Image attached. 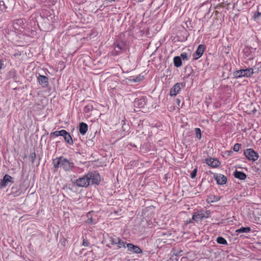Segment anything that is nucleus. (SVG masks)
<instances>
[{
  "label": "nucleus",
  "mask_w": 261,
  "mask_h": 261,
  "mask_svg": "<svg viewBox=\"0 0 261 261\" xmlns=\"http://www.w3.org/2000/svg\"><path fill=\"white\" fill-rule=\"evenodd\" d=\"M101 180L99 173L96 171L89 172L82 177L76 179L72 183L79 187L87 188L89 185H99Z\"/></svg>",
  "instance_id": "1"
},
{
  "label": "nucleus",
  "mask_w": 261,
  "mask_h": 261,
  "mask_svg": "<svg viewBox=\"0 0 261 261\" xmlns=\"http://www.w3.org/2000/svg\"><path fill=\"white\" fill-rule=\"evenodd\" d=\"M114 49L112 51V55L118 56L127 49L126 43L123 41H116L113 44Z\"/></svg>",
  "instance_id": "2"
},
{
  "label": "nucleus",
  "mask_w": 261,
  "mask_h": 261,
  "mask_svg": "<svg viewBox=\"0 0 261 261\" xmlns=\"http://www.w3.org/2000/svg\"><path fill=\"white\" fill-rule=\"evenodd\" d=\"M254 69L252 68L242 69L235 71L233 73V77L236 79L242 77H250L254 73Z\"/></svg>",
  "instance_id": "3"
},
{
  "label": "nucleus",
  "mask_w": 261,
  "mask_h": 261,
  "mask_svg": "<svg viewBox=\"0 0 261 261\" xmlns=\"http://www.w3.org/2000/svg\"><path fill=\"white\" fill-rule=\"evenodd\" d=\"M27 20L24 18H19L13 21V27L15 30L22 32L27 27Z\"/></svg>",
  "instance_id": "4"
},
{
  "label": "nucleus",
  "mask_w": 261,
  "mask_h": 261,
  "mask_svg": "<svg viewBox=\"0 0 261 261\" xmlns=\"http://www.w3.org/2000/svg\"><path fill=\"white\" fill-rule=\"evenodd\" d=\"M244 154L249 161H255L259 157L257 152L252 148H248L245 150Z\"/></svg>",
  "instance_id": "5"
},
{
  "label": "nucleus",
  "mask_w": 261,
  "mask_h": 261,
  "mask_svg": "<svg viewBox=\"0 0 261 261\" xmlns=\"http://www.w3.org/2000/svg\"><path fill=\"white\" fill-rule=\"evenodd\" d=\"M13 178L8 174H6L1 180L0 189L6 188L11 184H14Z\"/></svg>",
  "instance_id": "6"
},
{
  "label": "nucleus",
  "mask_w": 261,
  "mask_h": 261,
  "mask_svg": "<svg viewBox=\"0 0 261 261\" xmlns=\"http://www.w3.org/2000/svg\"><path fill=\"white\" fill-rule=\"evenodd\" d=\"M61 167L65 171H70L74 168V165L73 162L63 156Z\"/></svg>",
  "instance_id": "7"
},
{
  "label": "nucleus",
  "mask_w": 261,
  "mask_h": 261,
  "mask_svg": "<svg viewBox=\"0 0 261 261\" xmlns=\"http://www.w3.org/2000/svg\"><path fill=\"white\" fill-rule=\"evenodd\" d=\"M210 214V211H206L205 212H203V211H200L199 212L195 213L193 215L192 219L197 222L204 218H208Z\"/></svg>",
  "instance_id": "8"
},
{
  "label": "nucleus",
  "mask_w": 261,
  "mask_h": 261,
  "mask_svg": "<svg viewBox=\"0 0 261 261\" xmlns=\"http://www.w3.org/2000/svg\"><path fill=\"white\" fill-rule=\"evenodd\" d=\"M185 86V83H177L171 88L170 95L171 96H175L180 92L181 87H184Z\"/></svg>",
  "instance_id": "9"
},
{
  "label": "nucleus",
  "mask_w": 261,
  "mask_h": 261,
  "mask_svg": "<svg viewBox=\"0 0 261 261\" xmlns=\"http://www.w3.org/2000/svg\"><path fill=\"white\" fill-rule=\"evenodd\" d=\"M22 193L21 186L18 184H14L11 188L9 195H12L13 197H17L19 196Z\"/></svg>",
  "instance_id": "10"
},
{
  "label": "nucleus",
  "mask_w": 261,
  "mask_h": 261,
  "mask_svg": "<svg viewBox=\"0 0 261 261\" xmlns=\"http://www.w3.org/2000/svg\"><path fill=\"white\" fill-rule=\"evenodd\" d=\"M37 81L39 84V85L42 88H47L49 85L48 82V77L41 74H39V75L37 77Z\"/></svg>",
  "instance_id": "11"
},
{
  "label": "nucleus",
  "mask_w": 261,
  "mask_h": 261,
  "mask_svg": "<svg viewBox=\"0 0 261 261\" xmlns=\"http://www.w3.org/2000/svg\"><path fill=\"white\" fill-rule=\"evenodd\" d=\"M205 49V46L204 44H200L198 46L196 51L193 54L194 60H197L203 55Z\"/></svg>",
  "instance_id": "12"
},
{
  "label": "nucleus",
  "mask_w": 261,
  "mask_h": 261,
  "mask_svg": "<svg viewBox=\"0 0 261 261\" xmlns=\"http://www.w3.org/2000/svg\"><path fill=\"white\" fill-rule=\"evenodd\" d=\"M253 50V48L252 47H245L243 50L244 58H248L249 60H253L254 58V55L252 51Z\"/></svg>",
  "instance_id": "13"
},
{
  "label": "nucleus",
  "mask_w": 261,
  "mask_h": 261,
  "mask_svg": "<svg viewBox=\"0 0 261 261\" xmlns=\"http://www.w3.org/2000/svg\"><path fill=\"white\" fill-rule=\"evenodd\" d=\"M146 105V98L144 97H142L141 98H137L135 99L134 101V107L138 108H144Z\"/></svg>",
  "instance_id": "14"
},
{
  "label": "nucleus",
  "mask_w": 261,
  "mask_h": 261,
  "mask_svg": "<svg viewBox=\"0 0 261 261\" xmlns=\"http://www.w3.org/2000/svg\"><path fill=\"white\" fill-rule=\"evenodd\" d=\"M64 138L65 142H66L67 144L69 145H73V139L68 132H67L65 129H62L61 136Z\"/></svg>",
  "instance_id": "15"
},
{
  "label": "nucleus",
  "mask_w": 261,
  "mask_h": 261,
  "mask_svg": "<svg viewBox=\"0 0 261 261\" xmlns=\"http://www.w3.org/2000/svg\"><path fill=\"white\" fill-rule=\"evenodd\" d=\"M214 177L218 185H223L226 183L227 177L223 174H215Z\"/></svg>",
  "instance_id": "16"
},
{
  "label": "nucleus",
  "mask_w": 261,
  "mask_h": 261,
  "mask_svg": "<svg viewBox=\"0 0 261 261\" xmlns=\"http://www.w3.org/2000/svg\"><path fill=\"white\" fill-rule=\"evenodd\" d=\"M205 162L208 166L213 168H217L219 167L221 164V163L219 160L212 158H209L205 159Z\"/></svg>",
  "instance_id": "17"
},
{
  "label": "nucleus",
  "mask_w": 261,
  "mask_h": 261,
  "mask_svg": "<svg viewBox=\"0 0 261 261\" xmlns=\"http://www.w3.org/2000/svg\"><path fill=\"white\" fill-rule=\"evenodd\" d=\"M126 247L127 248V250L129 251H131L134 253H141L142 252L141 248L137 245H135L132 243H128L126 244Z\"/></svg>",
  "instance_id": "18"
},
{
  "label": "nucleus",
  "mask_w": 261,
  "mask_h": 261,
  "mask_svg": "<svg viewBox=\"0 0 261 261\" xmlns=\"http://www.w3.org/2000/svg\"><path fill=\"white\" fill-rule=\"evenodd\" d=\"M234 177L236 178H238L240 180H244L247 177V175L242 171L235 170L233 174Z\"/></svg>",
  "instance_id": "19"
},
{
  "label": "nucleus",
  "mask_w": 261,
  "mask_h": 261,
  "mask_svg": "<svg viewBox=\"0 0 261 261\" xmlns=\"http://www.w3.org/2000/svg\"><path fill=\"white\" fill-rule=\"evenodd\" d=\"M62 158L63 156L56 158L53 160V164L54 165V167L55 169V170L57 171L58 169L59 168L60 166H61L62 162Z\"/></svg>",
  "instance_id": "20"
},
{
  "label": "nucleus",
  "mask_w": 261,
  "mask_h": 261,
  "mask_svg": "<svg viewBox=\"0 0 261 261\" xmlns=\"http://www.w3.org/2000/svg\"><path fill=\"white\" fill-rule=\"evenodd\" d=\"M88 125L85 122H81L79 124V132L82 135L86 134L88 130Z\"/></svg>",
  "instance_id": "21"
},
{
  "label": "nucleus",
  "mask_w": 261,
  "mask_h": 261,
  "mask_svg": "<svg viewBox=\"0 0 261 261\" xmlns=\"http://www.w3.org/2000/svg\"><path fill=\"white\" fill-rule=\"evenodd\" d=\"M174 65L176 67H179L182 65V60L179 56H175L173 58Z\"/></svg>",
  "instance_id": "22"
},
{
  "label": "nucleus",
  "mask_w": 261,
  "mask_h": 261,
  "mask_svg": "<svg viewBox=\"0 0 261 261\" xmlns=\"http://www.w3.org/2000/svg\"><path fill=\"white\" fill-rule=\"evenodd\" d=\"M193 72L192 67L190 65H187L185 68V73L188 78L191 76Z\"/></svg>",
  "instance_id": "23"
},
{
  "label": "nucleus",
  "mask_w": 261,
  "mask_h": 261,
  "mask_svg": "<svg viewBox=\"0 0 261 261\" xmlns=\"http://www.w3.org/2000/svg\"><path fill=\"white\" fill-rule=\"evenodd\" d=\"M251 230L250 227H242L236 230V232L238 234L241 233H248L250 232Z\"/></svg>",
  "instance_id": "24"
},
{
  "label": "nucleus",
  "mask_w": 261,
  "mask_h": 261,
  "mask_svg": "<svg viewBox=\"0 0 261 261\" xmlns=\"http://www.w3.org/2000/svg\"><path fill=\"white\" fill-rule=\"evenodd\" d=\"M143 78L144 76L140 74L136 77L130 76L129 77V81L132 82L137 83L142 81L143 80Z\"/></svg>",
  "instance_id": "25"
},
{
  "label": "nucleus",
  "mask_w": 261,
  "mask_h": 261,
  "mask_svg": "<svg viewBox=\"0 0 261 261\" xmlns=\"http://www.w3.org/2000/svg\"><path fill=\"white\" fill-rule=\"evenodd\" d=\"M253 17L254 19L261 17V5L257 6V11L254 13Z\"/></svg>",
  "instance_id": "26"
},
{
  "label": "nucleus",
  "mask_w": 261,
  "mask_h": 261,
  "mask_svg": "<svg viewBox=\"0 0 261 261\" xmlns=\"http://www.w3.org/2000/svg\"><path fill=\"white\" fill-rule=\"evenodd\" d=\"M216 242H217V243L219 244H222V245H227V241L225 239H224L223 237H218L216 239Z\"/></svg>",
  "instance_id": "27"
},
{
  "label": "nucleus",
  "mask_w": 261,
  "mask_h": 261,
  "mask_svg": "<svg viewBox=\"0 0 261 261\" xmlns=\"http://www.w3.org/2000/svg\"><path fill=\"white\" fill-rule=\"evenodd\" d=\"M117 243V247L118 248H121L122 247L126 248V244H128L126 242L123 241L120 239L118 240Z\"/></svg>",
  "instance_id": "28"
},
{
  "label": "nucleus",
  "mask_w": 261,
  "mask_h": 261,
  "mask_svg": "<svg viewBox=\"0 0 261 261\" xmlns=\"http://www.w3.org/2000/svg\"><path fill=\"white\" fill-rule=\"evenodd\" d=\"M93 109V106L91 104H89L85 107L84 111L85 113H88L92 111Z\"/></svg>",
  "instance_id": "29"
},
{
  "label": "nucleus",
  "mask_w": 261,
  "mask_h": 261,
  "mask_svg": "<svg viewBox=\"0 0 261 261\" xmlns=\"http://www.w3.org/2000/svg\"><path fill=\"white\" fill-rule=\"evenodd\" d=\"M196 137L200 140L201 138V129L199 128H196L195 129Z\"/></svg>",
  "instance_id": "30"
},
{
  "label": "nucleus",
  "mask_w": 261,
  "mask_h": 261,
  "mask_svg": "<svg viewBox=\"0 0 261 261\" xmlns=\"http://www.w3.org/2000/svg\"><path fill=\"white\" fill-rule=\"evenodd\" d=\"M62 129L61 130H57L54 132H52L50 134V138L53 137H58L61 136L62 134Z\"/></svg>",
  "instance_id": "31"
},
{
  "label": "nucleus",
  "mask_w": 261,
  "mask_h": 261,
  "mask_svg": "<svg viewBox=\"0 0 261 261\" xmlns=\"http://www.w3.org/2000/svg\"><path fill=\"white\" fill-rule=\"evenodd\" d=\"M90 214H91V212L88 213L87 214L88 219H87V222L88 224L92 225V224H94L95 222H94V220L92 219V218L91 217H90Z\"/></svg>",
  "instance_id": "32"
},
{
  "label": "nucleus",
  "mask_w": 261,
  "mask_h": 261,
  "mask_svg": "<svg viewBox=\"0 0 261 261\" xmlns=\"http://www.w3.org/2000/svg\"><path fill=\"white\" fill-rule=\"evenodd\" d=\"M7 7L6 6L5 2L3 1H0V10L6 11Z\"/></svg>",
  "instance_id": "33"
},
{
  "label": "nucleus",
  "mask_w": 261,
  "mask_h": 261,
  "mask_svg": "<svg viewBox=\"0 0 261 261\" xmlns=\"http://www.w3.org/2000/svg\"><path fill=\"white\" fill-rule=\"evenodd\" d=\"M30 158L31 159V161L32 162V164H34L35 160L36 158V153L35 152H31L30 154Z\"/></svg>",
  "instance_id": "34"
},
{
  "label": "nucleus",
  "mask_w": 261,
  "mask_h": 261,
  "mask_svg": "<svg viewBox=\"0 0 261 261\" xmlns=\"http://www.w3.org/2000/svg\"><path fill=\"white\" fill-rule=\"evenodd\" d=\"M181 57V60H186L187 61L189 60V57L188 56V54L186 53H182L180 54V56H179Z\"/></svg>",
  "instance_id": "35"
},
{
  "label": "nucleus",
  "mask_w": 261,
  "mask_h": 261,
  "mask_svg": "<svg viewBox=\"0 0 261 261\" xmlns=\"http://www.w3.org/2000/svg\"><path fill=\"white\" fill-rule=\"evenodd\" d=\"M241 144H239V143H236L234 145L233 147V150L234 151H236V152H238L239 151L240 148H241Z\"/></svg>",
  "instance_id": "36"
},
{
  "label": "nucleus",
  "mask_w": 261,
  "mask_h": 261,
  "mask_svg": "<svg viewBox=\"0 0 261 261\" xmlns=\"http://www.w3.org/2000/svg\"><path fill=\"white\" fill-rule=\"evenodd\" d=\"M122 129L124 132H128L129 129V125L125 124V123H124L122 126Z\"/></svg>",
  "instance_id": "37"
},
{
  "label": "nucleus",
  "mask_w": 261,
  "mask_h": 261,
  "mask_svg": "<svg viewBox=\"0 0 261 261\" xmlns=\"http://www.w3.org/2000/svg\"><path fill=\"white\" fill-rule=\"evenodd\" d=\"M197 168H195L191 173V177L192 178H194L197 174Z\"/></svg>",
  "instance_id": "38"
},
{
  "label": "nucleus",
  "mask_w": 261,
  "mask_h": 261,
  "mask_svg": "<svg viewBox=\"0 0 261 261\" xmlns=\"http://www.w3.org/2000/svg\"><path fill=\"white\" fill-rule=\"evenodd\" d=\"M118 239H119V238L116 239L111 238L110 242L111 244L113 245H117V241Z\"/></svg>",
  "instance_id": "39"
},
{
  "label": "nucleus",
  "mask_w": 261,
  "mask_h": 261,
  "mask_svg": "<svg viewBox=\"0 0 261 261\" xmlns=\"http://www.w3.org/2000/svg\"><path fill=\"white\" fill-rule=\"evenodd\" d=\"M82 245L85 246H88L89 245V242L87 240L83 238Z\"/></svg>",
  "instance_id": "40"
},
{
  "label": "nucleus",
  "mask_w": 261,
  "mask_h": 261,
  "mask_svg": "<svg viewBox=\"0 0 261 261\" xmlns=\"http://www.w3.org/2000/svg\"><path fill=\"white\" fill-rule=\"evenodd\" d=\"M60 242L62 246H65L66 245V240L65 238H63L60 240Z\"/></svg>",
  "instance_id": "41"
},
{
  "label": "nucleus",
  "mask_w": 261,
  "mask_h": 261,
  "mask_svg": "<svg viewBox=\"0 0 261 261\" xmlns=\"http://www.w3.org/2000/svg\"><path fill=\"white\" fill-rule=\"evenodd\" d=\"M29 32H30V35H31L33 37H34V36H36L37 34L36 31H35L34 30H31L30 31H29Z\"/></svg>",
  "instance_id": "42"
},
{
  "label": "nucleus",
  "mask_w": 261,
  "mask_h": 261,
  "mask_svg": "<svg viewBox=\"0 0 261 261\" xmlns=\"http://www.w3.org/2000/svg\"><path fill=\"white\" fill-rule=\"evenodd\" d=\"M213 199H212V198L211 197H210L209 198H211V202H213V201H218L219 200L220 198H218L217 197H216L215 196H213Z\"/></svg>",
  "instance_id": "43"
},
{
  "label": "nucleus",
  "mask_w": 261,
  "mask_h": 261,
  "mask_svg": "<svg viewBox=\"0 0 261 261\" xmlns=\"http://www.w3.org/2000/svg\"><path fill=\"white\" fill-rule=\"evenodd\" d=\"M175 102H176V103L178 107H179L180 102V99H179V98H176V99H175Z\"/></svg>",
  "instance_id": "44"
},
{
  "label": "nucleus",
  "mask_w": 261,
  "mask_h": 261,
  "mask_svg": "<svg viewBox=\"0 0 261 261\" xmlns=\"http://www.w3.org/2000/svg\"><path fill=\"white\" fill-rule=\"evenodd\" d=\"M4 66L3 61L2 60H0V70L3 68Z\"/></svg>",
  "instance_id": "45"
},
{
  "label": "nucleus",
  "mask_w": 261,
  "mask_h": 261,
  "mask_svg": "<svg viewBox=\"0 0 261 261\" xmlns=\"http://www.w3.org/2000/svg\"><path fill=\"white\" fill-rule=\"evenodd\" d=\"M10 73H12V74H13V79H15V77H16L15 72L14 71H11V72H10Z\"/></svg>",
  "instance_id": "46"
},
{
  "label": "nucleus",
  "mask_w": 261,
  "mask_h": 261,
  "mask_svg": "<svg viewBox=\"0 0 261 261\" xmlns=\"http://www.w3.org/2000/svg\"><path fill=\"white\" fill-rule=\"evenodd\" d=\"M191 222H192V221H191V220H190V219L189 220H187V221L185 222V224H186V225H187V224H188L189 223H191Z\"/></svg>",
  "instance_id": "47"
},
{
  "label": "nucleus",
  "mask_w": 261,
  "mask_h": 261,
  "mask_svg": "<svg viewBox=\"0 0 261 261\" xmlns=\"http://www.w3.org/2000/svg\"><path fill=\"white\" fill-rule=\"evenodd\" d=\"M67 188H68L67 186H65L63 187V189H67ZM68 189H70V190H71L70 188H68Z\"/></svg>",
  "instance_id": "48"
},
{
  "label": "nucleus",
  "mask_w": 261,
  "mask_h": 261,
  "mask_svg": "<svg viewBox=\"0 0 261 261\" xmlns=\"http://www.w3.org/2000/svg\"><path fill=\"white\" fill-rule=\"evenodd\" d=\"M109 2H113L115 0H108Z\"/></svg>",
  "instance_id": "49"
},
{
  "label": "nucleus",
  "mask_w": 261,
  "mask_h": 261,
  "mask_svg": "<svg viewBox=\"0 0 261 261\" xmlns=\"http://www.w3.org/2000/svg\"><path fill=\"white\" fill-rule=\"evenodd\" d=\"M39 164H40V163H39V162H38V164H37V166H38V165H39Z\"/></svg>",
  "instance_id": "50"
}]
</instances>
